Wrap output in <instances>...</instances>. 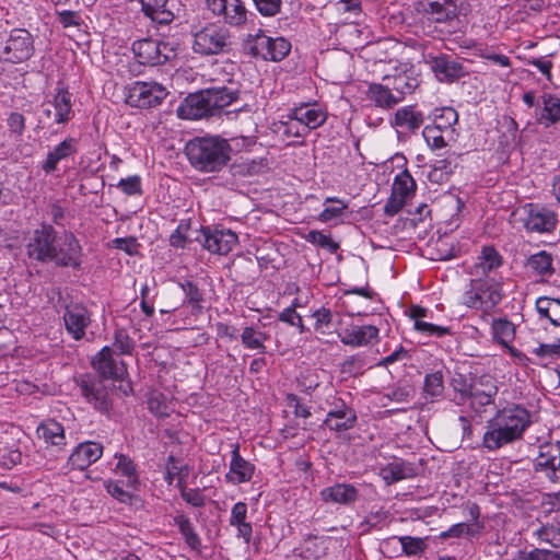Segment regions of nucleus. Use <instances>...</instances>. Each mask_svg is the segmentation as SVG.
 <instances>
[{
	"label": "nucleus",
	"instance_id": "obj_1",
	"mask_svg": "<svg viewBox=\"0 0 560 560\" xmlns=\"http://www.w3.org/2000/svg\"><path fill=\"white\" fill-rule=\"evenodd\" d=\"M530 412L518 404L509 405L487 422L482 445L488 451H497L508 444L523 439L524 432L530 425Z\"/></svg>",
	"mask_w": 560,
	"mask_h": 560
},
{
	"label": "nucleus",
	"instance_id": "obj_2",
	"mask_svg": "<svg viewBox=\"0 0 560 560\" xmlns=\"http://www.w3.org/2000/svg\"><path fill=\"white\" fill-rule=\"evenodd\" d=\"M237 98L238 91L228 86L200 90L184 100L177 108V115L192 120L220 116Z\"/></svg>",
	"mask_w": 560,
	"mask_h": 560
},
{
	"label": "nucleus",
	"instance_id": "obj_3",
	"mask_svg": "<svg viewBox=\"0 0 560 560\" xmlns=\"http://www.w3.org/2000/svg\"><path fill=\"white\" fill-rule=\"evenodd\" d=\"M232 144L220 136L190 139L185 145L190 164L200 172H220L230 161Z\"/></svg>",
	"mask_w": 560,
	"mask_h": 560
},
{
	"label": "nucleus",
	"instance_id": "obj_4",
	"mask_svg": "<svg viewBox=\"0 0 560 560\" xmlns=\"http://www.w3.org/2000/svg\"><path fill=\"white\" fill-rule=\"evenodd\" d=\"M245 55L262 60L281 61L290 50L291 43L283 37L272 38L267 36L262 30L248 34L242 43Z\"/></svg>",
	"mask_w": 560,
	"mask_h": 560
},
{
	"label": "nucleus",
	"instance_id": "obj_5",
	"mask_svg": "<svg viewBox=\"0 0 560 560\" xmlns=\"http://www.w3.org/2000/svg\"><path fill=\"white\" fill-rule=\"evenodd\" d=\"M231 46V33L222 25L211 23L194 34L192 49L202 56L228 52Z\"/></svg>",
	"mask_w": 560,
	"mask_h": 560
},
{
	"label": "nucleus",
	"instance_id": "obj_6",
	"mask_svg": "<svg viewBox=\"0 0 560 560\" xmlns=\"http://www.w3.org/2000/svg\"><path fill=\"white\" fill-rule=\"evenodd\" d=\"M502 300L500 283L493 278H476L464 293V304L470 308L488 311Z\"/></svg>",
	"mask_w": 560,
	"mask_h": 560
},
{
	"label": "nucleus",
	"instance_id": "obj_7",
	"mask_svg": "<svg viewBox=\"0 0 560 560\" xmlns=\"http://www.w3.org/2000/svg\"><path fill=\"white\" fill-rule=\"evenodd\" d=\"M131 49L140 65L150 67L165 65L177 56L173 44L151 37L136 40Z\"/></svg>",
	"mask_w": 560,
	"mask_h": 560
},
{
	"label": "nucleus",
	"instance_id": "obj_8",
	"mask_svg": "<svg viewBox=\"0 0 560 560\" xmlns=\"http://www.w3.org/2000/svg\"><path fill=\"white\" fill-rule=\"evenodd\" d=\"M517 212L524 229L529 233H551L559 223L558 213L539 203H526Z\"/></svg>",
	"mask_w": 560,
	"mask_h": 560
},
{
	"label": "nucleus",
	"instance_id": "obj_9",
	"mask_svg": "<svg viewBox=\"0 0 560 560\" xmlns=\"http://www.w3.org/2000/svg\"><path fill=\"white\" fill-rule=\"evenodd\" d=\"M167 96L166 89L156 82L136 81L127 88L126 103L132 107L151 108Z\"/></svg>",
	"mask_w": 560,
	"mask_h": 560
},
{
	"label": "nucleus",
	"instance_id": "obj_10",
	"mask_svg": "<svg viewBox=\"0 0 560 560\" xmlns=\"http://www.w3.org/2000/svg\"><path fill=\"white\" fill-rule=\"evenodd\" d=\"M533 469L552 483H560V441L544 443L538 447Z\"/></svg>",
	"mask_w": 560,
	"mask_h": 560
},
{
	"label": "nucleus",
	"instance_id": "obj_11",
	"mask_svg": "<svg viewBox=\"0 0 560 560\" xmlns=\"http://www.w3.org/2000/svg\"><path fill=\"white\" fill-rule=\"evenodd\" d=\"M81 394L100 412L107 413L113 406L105 381L95 375L85 374L78 380Z\"/></svg>",
	"mask_w": 560,
	"mask_h": 560
},
{
	"label": "nucleus",
	"instance_id": "obj_12",
	"mask_svg": "<svg viewBox=\"0 0 560 560\" xmlns=\"http://www.w3.org/2000/svg\"><path fill=\"white\" fill-rule=\"evenodd\" d=\"M35 52L34 37L26 28L11 30L3 48L4 59L12 63L28 60Z\"/></svg>",
	"mask_w": 560,
	"mask_h": 560
},
{
	"label": "nucleus",
	"instance_id": "obj_13",
	"mask_svg": "<svg viewBox=\"0 0 560 560\" xmlns=\"http://www.w3.org/2000/svg\"><path fill=\"white\" fill-rule=\"evenodd\" d=\"M58 238L51 225L43 224L36 230L27 244V255L38 261H52L56 257V244Z\"/></svg>",
	"mask_w": 560,
	"mask_h": 560
},
{
	"label": "nucleus",
	"instance_id": "obj_14",
	"mask_svg": "<svg viewBox=\"0 0 560 560\" xmlns=\"http://www.w3.org/2000/svg\"><path fill=\"white\" fill-rule=\"evenodd\" d=\"M195 241L212 254L226 255L237 243V235L231 230H218L210 226H202Z\"/></svg>",
	"mask_w": 560,
	"mask_h": 560
},
{
	"label": "nucleus",
	"instance_id": "obj_15",
	"mask_svg": "<svg viewBox=\"0 0 560 560\" xmlns=\"http://www.w3.org/2000/svg\"><path fill=\"white\" fill-rule=\"evenodd\" d=\"M415 190L413 177H395L392 194L384 206L385 214L389 217L397 214L413 196Z\"/></svg>",
	"mask_w": 560,
	"mask_h": 560
},
{
	"label": "nucleus",
	"instance_id": "obj_16",
	"mask_svg": "<svg viewBox=\"0 0 560 560\" xmlns=\"http://www.w3.org/2000/svg\"><path fill=\"white\" fill-rule=\"evenodd\" d=\"M92 364L102 380L121 381L127 374L124 361L115 360L109 347H104L92 360Z\"/></svg>",
	"mask_w": 560,
	"mask_h": 560
},
{
	"label": "nucleus",
	"instance_id": "obj_17",
	"mask_svg": "<svg viewBox=\"0 0 560 560\" xmlns=\"http://www.w3.org/2000/svg\"><path fill=\"white\" fill-rule=\"evenodd\" d=\"M209 10L222 16L225 23L240 26L247 20V10L241 0H206Z\"/></svg>",
	"mask_w": 560,
	"mask_h": 560
},
{
	"label": "nucleus",
	"instance_id": "obj_18",
	"mask_svg": "<svg viewBox=\"0 0 560 560\" xmlns=\"http://www.w3.org/2000/svg\"><path fill=\"white\" fill-rule=\"evenodd\" d=\"M63 320L67 331L80 340L85 336V329L91 324L90 313L81 303H70L66 306Z\"/></svg>",
	"mask_w": 560,
	"mask_h": 560
},
{
	"label": "nucleus",
	"instance_id": "obj_19",
	"mask_svg": "<svg viewBox=\"0 0 560 560\" xmlns=\"http://www.w3.org/2000/svg\"><path fill=\"white\" fill-rule=\"evenodd\" d=\"M56 244V257L54 262L63 267L77 268L80 266L81 246L71 233H65L58 237Z\"/></svg>",
	"mask_w": 560,
	"mask_h": 560
},
{
	"label": "nucleus",
	"instance_id": "obj_20",
	"mask_svg": "<svg viewBox=\"0 0 560 560\" xmlns=\"http://www.w3.org/2000/svg\"><path fill=\"white\" fill-rule=\"evenodd\" d=\"M355 422V411L340 399H338L334 408L328 411L326 419L324 420L325 425L337 432L352 429Z\"/></svg>",
	"mask_w": 560,
	"mask_h": 560
},
{
	"label": "nucleus",
	"instance_id": "obj_21",
	"mask_svg": "<svg viewBox=\"0 0 560 560\" xmlns=\"http://www.w3.org/2000/svg\"><path fill=\"white\" fill-rule=\"evenodd\" d=\"M423 14L435 23H453L457 20V5L453 0H427L421 3Z\"/></svg>",
	"mask_w": 560,
	"mask_h": 560
},
{
	"label": "nucleus",
	"instance_id": "obj_22",
	"mask_svg": "<svg viewBox=\"0 0 560 560\" xmlns=\"http://www.w3.org/2000/svg\"><path fill=\"white\" fill-rule=\"evenodd\" d=\"M103 446L96 442H83L79 444L68 458V465L72 469L84 470L101 458Z\"/></svg>",
	"mask_w": 560,
	"mask_h": 560
},
{
	"label": "nucleus",
	"instance_id": "obj_23",
	"mask_svg": "<svg viewBox=\"0 0 560 560\" xmlns=\"http://www.w3.org/2000/svg\"><path fill=\"white\" fill-rule=\"evenodd\" d=\"M320 498L326 503L351 506L359 499V490L350 483H335L324 488L320 491Z\"/></svg>",
	"mask_w": 560,
	"mask_h": 560
},
{
	"label": "nucleus",
	"instance_id": "obj_24",
	"mask_svg": "<svg viewBox=\"0 0 560 560\" xmlns=\"http://www.w3.org/2000/svg\"><path fill=\"white\" fill-rule=\"evenodd\" d=\"M288 118H293L306 127V132L325 124L327 114L316 104H302L290 110Z\"/></svg>",
	"mask_w": 560,
	"mask_h": 560
},
{
	"label": "nucleus",
	"instance_id": "obj_25",
	"mask_svg": "<svg viewBox=\"0 0 560 560\" xmlns=\"http://www.w3.org/2000/svg\"><path fill=\"white\" fill-rule=\"evenodd\" d=\"M339 337L340 341L346 346L363 347L377 339L378 328L373 325H352L346 328Z\"/></svg>",
	"mask_w": 560,
	"mask_h": 560
},
{
	"label": "nucleus",
	"instance_id": "obj_26",
	"mask_svg": "<svg viewBox=\"0 0 560 560\" xmlns=\"http://www.w3.org/2000/svg\"><path fill=\"white\" fill-rule=\"evenodd\" d=\"M230 471L226 475L229 481L243 483L252 479L255 467L240 455V445L235 444L231 453Z\"/></svg>",
	"mask_w": 560,
	"mask_h": 560
},
{
	"label": "nucleus",
	"instance_id": "obj_27",
	"mask_svg": "<svg viewBox=\"0 0 560 560\" xmlns=\"http://www.w3.org/2000/svg\"><path fill=\"white\" fill-rule=\"evenodd\" d=\"M423 122L424 116L422 112L417 110L413 105L399 108L392 120V125L402 132H415Z\"/></svg>",
	"mask_w": 560,
	"mask_h": 560
},
{
	"label": "nucleus",
	"instance_id": "obj_28",
	"mask_svg": "<svg viewBox=\"0 0 560 560\" xmlns=\"http://www.w3.org/2000/svg\"><path fill=\"white\" fill-rule=\"evenodd\" d=\"M431 70L440 81H453L463 75V66L448 56L432 57L429 61Z\"/></svg>",
	"mask_w": 560,
	"mask_h": 560
},
{
	"label": "nucleus",
	"instance_id": "obj_29",
	"mask_svg": "<svg viewBox=\"0 0 560 560\" xmlns=\"http://www.w3.org/2000/svg\"><path fill=\"white\" fill-rule=\"evenodd\" d=\"M77 140L67 138L51 151L48 152L46 160L43 163V170L46 173L57 171V166L61 162H67L68 159L77 153Z\"/></svg>",
	"mask_w": 560,
	"mask_h": 560
},
{
	"label": "nucleus",
	"instance_id": "obj_30",
	"mask_svg": "<svg viewBox=\"0 0 560 560\" xmlns=\"http://www.w3.org/2000/svg\"><path fill=\"white\" fill-rule=\"evenodd\" d=\"M541 103L542 106L535 114L537 124L549 127L560 121V97L544 93Z\"/></svg>",
	"mask_w": 560,
	"mask_h": 560
},
{
	"label": "nucleus",
	"instance_id": "obj_31",
	"mask_svg": "<svg viewBox=\"0 0 560 560\" xmlns=\"http://www.w3.org/2000/svg\"><path fill=\"white\" fill-rule=\"evenodd\" d=\"M368 97L377 107L390 109L400 103L399 95H396L389 83H371L368 90Z\"/></svg>",
	"mask_w": 560,
	"mask_h": 560
},
{
	"label": "nucleus",
	"instance_id": "obj_32",
	"mask_svg": "<svg viewBox=\"0 0 560 560\" xmlns=\"http://www.w3.org/2000/svg\"><path fill=\"white\" fill-rule=\"evenodd\" d=\"M50 103L54 108V122L66 124L72 118V96L67 89H59Z\"/></svg>",
	"mask_w": 560,
	"mask_h": 560
},
{
	"label": "nucleus",
	"instance_id": "obj_33",
	"mask_svg": "<svg viewBox=\"0 0 560 560\" xmlns=\"http://www.w3.org/2000/svg\"><path fill=\"white\" fill-rule=\"evenodd\" d=\"M502 264L503 258L499 252L492 246H485L475 265V273L477 276H485V278L489 277L488 275L500 268Z\"/></svg>",
	"mask_w": 560,
	"mask_h": 560
},
{
	"label": "nucleus",
	"instance_id": "obj_34",
	"mask_svg": "<svg viewBox=\"0 0 560 560\" xmlns=\"http://www.w3.org/2000/svg\"><path fill=\"white\" fill-rule=\"evenodd\" d=\"M143 13L153 22L167 25L174 20L173 12L166 8L167 0H140Z\"/></svg>",
	"mask_w": 560,
	"mask_h": 560
},
{
	"label": "nucleus",
	"instance_id": "obj_35",
	"mask_svg": "<svg viewBox=\"0 0 560 560\" xmlns=\"http://www.w3.org/2000/svg\"><path fill=\"white\" fill-rule=\"evenodd\" d=\"M427 316V310L421 306H412L410 308V317L415 320V329L427 336L442 337L451 332L448 327L439 326L422 320Z\"/></svg>",
	"mask_w": 560,
	"mask_h": 560
},
{
	"label": "nucleus",
	"instance_id": "obj_36",
	"mask_svg": "<svg viewBox=\"0 0 560 560\" xmlns=\"http://www.w3.org/2000/svg\"><path fill=\"white\" fill-rule=\"evenodd\" d=\"M37 434L47 444L62 446L66 444L65 429L56 420L48 419L42 422L37 428Z\"/></svg>",
	"mask_w": 560,
	"mask_h": 560
},
{
	"label": "nucleus",
	"instance_id": "obj_37",
	"mask_svg": "<svg viewBox=\"0 0 560 560\" xmlns=\"http://www.w3.org/2000/svg\"><path fill=\"white\" fill-rule=\"evenodd\" d=\"M412 475V468L401 459H394L380 470V476L386 485H393Z\"/></svg>",
	"mask_w": 560,
	"mask_h": 560
},
{
	"label": "nucleus",
	"instance_id": "obj_38",
	"mask_svg": "<svg viewBox=\"0 0 560 560\" xmlns=\"http://www.w3.org/2000/svg\"><path fill=\"white\" fill-rule=\"evenodd\" d=\"M497 394L498 387H493L491 384L487 385L486 388L474 385V389H471L467 396V401L472 410L481 412L483 407L494 402Z\"/></svg>",
	"mask_w": 560,
	"mask_h": 560
},
{
	"label": "nucleus",
	"instance_id": "obj_39",
	"mask_svg": "<svg viewBox=\"0 0 560 560\" xmlns=\"http://www.w3.org/2000/svg\"><path fill=\"white\" fill-rule=\"evenodd\" d=\"M526 267L541 278H549L555 273L552 255L546 250L530 255Z\"/></svg>",
	"mask_w": 560,
	"mask_h": 560
},
{
	"label": "nucleus",
	"instance_id": "obj_40",
	"mask_svg": "<svg viewBox=\"0 0 560 560\" xmlns=\"http://www.w3.org/2000/svg\"><path fill=\"white\" fill-rule=\"evenodd\" d=\"M232 175H262L269 172L266 159L250 160L240 156L232 165Z\"/></svg>",
	"mask_w": 560,
	"mask_h": 560
},
{
	"label": "nucleus",
	"instance_id": "obj_41",
	"mask_svg": "<svg viewBox=\"0 0 560 560\" xmlns=\"http://www.w3.org/2000/svg\"><path fill=\"white\" fill-rule=\"evenodd\" d=\"M536 311L540 319H547L553 326H560V300L540 296L536 300Z\"/></svg>",
	"mask_w": 560,
	"mask_h": 560
},
{
	"label": "nucleus",
	"instance_id": "obj_42",
	"mask_svg": "<svg viewBox=\"0 0 560 560\" xmlns=\"http://www.w3.org/2000/svg\"><path fill=\"white\" fill-rule=\"evenodd\" d=\"M472 380L468 375L458 372L454 373L450 380V386L455 393L454 401L457 406H463L467 402V396L474 389Z\"/></svg>",
	"mask_w": 560,
	"mask_h": 560
},
{
	"label": "nucleus",
	"instance_id": "obj_43",
	"mask_svg": "<svg viewBox=\"0 0 560 560\" xmlns=\"http://www.w3.org/2000/svg\"><path fill=\"white\" fill-rule=\"evenodd\" d=\"M268 339V335L260 331L253 326H247L241 334V340L246 349L257 350L260 354L267 352L265 341Z\"/></svg>",
	"mask_w": 560,
	"mask_h": 560
},
{
	"label": "nucleus",
	"instance_id": "obj_44",
	"mask_svg": "<svg viewBox=\"0 0 560 560\" xmlns=\"http://www.w3.org/2000/svg\"><path fill=\"white\" fill-rule=\"evenodd\" d=\"M324 206L325 208L319 213L318 220L325 223L341 219L348 209V202L336 197H327Z\"/></svg>",
	"mask_w": 560,
	"mask_h": 560
},
{
	"label": "nucleus",
	"instance_id": "obj_45",
	"mask_svg": "<svg viewBox=\"0 0 560 560\" xmlns=\"http://www.w3.org/2000/svg\"><path fill=\"white\" fill-rule=\"evenodd\" d=\"M390 539H397L400 542L402 553L407 557L421 556L429 547L427 537L394 536Z\"/></svg>",
	"mask_w": 560,
	"mask_h": 560
},
{
	"label": "nucleus",
	"instance_id": "obj_46",
	"mask_svg": "<svg viewBox=\"0 0 560 560\" xmlns=\"http://www.w3.org/2000/svg\"><path fill=\"white\" fill-rule=\"evenodd\" d=\"M386 80L387 83L390 84L394 93L400 96V102L405 98L406 95L411 94L419 85V80L407 73H400L394 77L393 80Z\"/></svg>",
	"mask_w": 560,
	"mask_h": 560
},
{
	"label": "nucleus",
	"instance_id": "obj_47",
	"mask_svg": "<svg viewBox=\"0 0 560 560\" xmlns=\"http://www.w3.org/2000/svg\"><path fill=\"white\" fill-rule=\"evenodd\" d=\"M423 393L425 399H430V401H434L442 397L444 393V381L441 371H436L425 375Z\"/></svg>",
	"mask_w": 560,
	"mask_h": 560
},
{
	"label": "nucleus",
	"instance_id": "obj_48",
	"mask_svg": "<svg viewBox=\"0 0 560 560\" xmlns=\"http://www.w3.org/2000/svg\"><path fill=\"white\" fill-rule=\"evenodd\" d=\"M174 523L178 527L180 534L184 536L186 544L194 550H199L201 540L199 535L195 532L194 526L188 517L179 514L174 517Z\"/></svg>",
	"mask_w": 560,
	"mask_h": 560
},
{
	"label": "nucleus",
	"instance_id": "obj_49",
	"mask_svg": "<svg viewBox=\"0 0 560 560\" xmlns=\"http://www.w3.org/2000/svg\"><path fill=\"white\" fill-rule=\"evenodd\" d=\"M325 538L308 537L302 547V556L305 560H319L326 555Z\"/></svg>",
	"mask_w": 560,
	"mask_h": 560
},
{
	"label": "nucleus",
	"instance_id": "obj_50",
	"mask_svg": "<svg viewBox=\"0 0 560 560\" xmlns=\"http://www.w3.org/2000/svg\"><path fill=\"white\" fill-rule=\"evenodd\" d=\"M178 284L185 294L184 304L190 305L194 310L201 311L203 293L198 285L190 280H185Z\"/></svg>",
	"mask_w": 560,
	"mask_h": 560
},
{
	"label": "nucleus",
	"instance_id": "obj_51",
	"mask_svg": "<svg viewBox=\"0 0 560 560\" xmlns=\"http://www.w3.org/2000/svg\"><path fill=\"white\" fill-rule=\"evenodd\" d=\"M539 544H546L553 548H560V527L553 524L541 525L534 532Z\"/></svg>",
	"mask_w": 560,
	"mask_h": 560
},
{
	"label": "nucleus",
	"instance_id": "obj_52",
	"mask_svg": "<svg viewBox=\"0 0 560 560\" xmlns=\"http://www.w3.org/2000/svg\"><path fill=\"white\" fill-rule=\"evenodd\" d=\"M458 121V114L453 107H443L434 115L433 126L453 132V126Z\"/></svg>",
	"mask_w": 560,
	"mask_h": 560
},
{
	"label": "nucleus",
	"instance_id": "obj_53",
	"mask_svg": "<svg viewBox=\"0 0 560 560\" xmlns=\"http://www.w3.org/2000/svg\"><path fill=\"white\" fill-rule=\"evenodd\" d=\"M315 319L314 329L322 335L330 332L334 325V314L330 308L319 307L312 313Z\"/></svg>",
	"mask_w": 560,
	"mask_h": 560
},
{
	"label": "nucleus",
	"instance_id": "obj_54",
	"mask_svg": "<svg viewBox=\"0 0 560 560\" xmlns=\"http://www.w3.org/2000/svg\"><path fill=\"white\" fill-rule=\"evenodd\" d=\"M381 170L382 175H410L407 167V159L399 153L385 161Z\"/></svg>",
	"mask_w": 560,
	"mask_h": 560
},
{
	"label": "nucleus",
	"instance_id": "obj_55",
	"mask_svg": "<svg viewBox=\"0 0 560 560\" xmlns=\"http://www.w3.org/2000/svg\"><path fill=\"white\" fill-rule=\"evenodd\" d=\"M492 334L498 342L506 345L514 337V326L505 318L494 319L492 323Z\"/></svg>",
	"mask_w": 560,
	"mask_h": 560
},
{
	"label": "nucleus",
	"instance_id": "obj_56",
	"mask_svg": "<svg viewBox=\"0 0 560 560\" xmlns=\"http://www.w3.org/2000/svg\"><path fill=\"white\" fill-rule=\"evenodd\" d=\"M513 560H560V551L546 548H534L529 551L520 550Z\"/></svg>",
	"mask_w": 560,
	"mask_h": 560
},
{
	"label": "nucleus",
	"instance_id": "obj_57",
	"mask_svg": "<svg viewBox=\"0 0 560 560\" xmlns=\"http://www.w3.org/2000/svg\"><path fill=\"white\" fill-rule=\"evenodd\" d=\"M277 132L285 139L304 138L307 135L306 127L293 118H289L285 122H280L277 127Z\"/></svg>",
	"mask_w": 560,
	"mask_h": 560
},
{
	"label": "nucleus",
	"instance_id": "obj_58",
	"mask_svg": "<svg viewBox=\"0 0 560 560\" xmlns=\"http://www.w3.org/2000/svg\"><path fill=\"white\" fill-rule=\"evenodd\" d=\"M305 240L308 243L318 245L319 247L327 249L330 254H335L339 249V243L335 242L329 234H325L320 231H310Z\"/></svg>",
	"mask_w": 560,
	"mask_h": 560
},
{
	"label": "nucleus",
	"instance_id": "obj_59",
	"mask_svg": "<svg viewBox=\"0 0 560 560\" xmlns=\"http://www.w3.org/2000/svg\"><path fill=\"white\" fill-rule=\"evenodd\" d=\"M189 229L190 222L182 220L174 233L170 236V244L176 248H184L188 242L195 241V236L188 234Z\"/></svg>",
	"mask_w": 560,
	"mask_h": 560
},
{
	"label": "nucleus",
	"instance_id": "obj_60",
	"mask_svg": "<svg viewBox=\"0 0 560 560\" xmlns=\"http://www.w3.org/2000/svg\"><path fill=\"white\" fill-rule=\"evenodd\" d=\"M446 132L433 125H428L422 130V136L428 145L433 150H440L446 147L443 133Z\"/></svg>",
	"mask_w": 560,
	"mask_h": 560
},
{
	"label": "nucleus",
	"instance_id": "obj_61",
	"mask_svg": "<svg viewBox=\"0 0 560 560\" xmlns=\"http://www.w3.org/2000/svg\"><path fill=\"white\" fill-rule=\"evenodd\" d=\"M117 469L122 476L127 477V485L129 487L136 488L138 486L139 478L136 472V466L129 457L120 455L118 457Z\"/></svg>",
	"mask_w": 560,
	"mask_h": 560
},
{
	"label": "nucleus",
	"instance_id": "obj_62",
	"mask_svg": "<svg viewBox=\"0 0 560 560\" xmlns=\"http://www.w3.org/2000/svg\"><path fill=\"white\" fill-rule=\"evenodd\" d=\"M482 526L480 524H467V523H458L451 526L447 530L441 533V538L448 537H460L463 535L466 536H475L479 534Z\"/></svg>",
	"mask_w": 560,
	"mask_h": 560
},
{
	"label": "nucleus",
	"instance_id": "obj_63",
	"mask_svg": "<svg viewBox=\"0 0 560 560\" xmlns=\"http://www.w3.org/2000/svg\"><path fill=\"white\" fill-rule=\"evenodd\" d=\"M149 410L159 418L170 416L171 408L166 401V397L161 393H153L148 399Z\"/></svg>",
	"mask_w": 560,
	"mask_h": 560
},
{
	"label": "nucleus",
	"instance_id": "obj_64",
	"mask_svg": "<svg viewBox=\"0 0 560 560\" xmlns=\"http://www.w3.org/2000/svg\"><path fill=\"white\" fill-rule=\"evenodd\" d=\"M135 341L130 338L126 329H116L114 336V347L120 354H131L135 349Z\"/></svg>",
	"mask_w": 560,
	"mask_h": 560
}]
</instances>
